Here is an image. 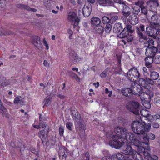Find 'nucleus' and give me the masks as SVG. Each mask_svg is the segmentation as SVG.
Instances as JSON below:
<instances>
[{
	"instance_id": "obj_1",
	"label": "nucleus",
	"mask_w": 160,
	"mask_h": 160,
	"mask_svg": "<svg viewBox=\"0 0 160 160\" xmlns=\"http://www.w3.org/2000/svg\"><path fill=\"white\" fill-rule=\"evenodd\" d=\"M131 127L133 131L138 135L145 133L144 125L140 122L138 121L132 122Z\"/></svg>"
},
{
	"instance_id": "obj_2",
	"label": "nucleus",
	"mask_w": 160,
	"mask_h": 160,
	"mask_svg": "<svg viewBox=\"0 0 160 160\" xmlns=\"http://www.w3.org/2000/svg\"><path fill=\"white\" fill-rule=\"evenodd\" d=\"M150 92H148L149 95H148L147 94H145L141 90V92L140 93L139 96L141 99L143 101H146L147 103H145L143 104V105L147 108H149L151 107L150 104L149 103L151 101V99L153 97L154 94L152 91H149Z\"/></svg>"
},
{
	"instance_id": "obj_3",
	"label": "nucleus",
	"mask_w": 160,
	"mask_h": 160,
	"mask_svg": "<svg viewBox=\"0 0 160 160\" xmlns=\"http://www.w3.org/2000/svg\"><path fill=\"white\" fill-rule=\"evenodd\" d=\"M145 26L142 24H140L139 26L136 28V32L138 38V40L140 42H142L144 40H146L147 36L143 34L145 32Z\"/></svg>"
},
{
	"instance_id": "obj_4",
	"label": "nucleus",
	"mask_w": 160,
	"mask_h": 160,
	"mask_svg": "<svg viewBox=\"0 0 160 160\" xmlns=\"http://www.w3.org/2000/svg\"><path fill=\"white\" fill-rule=\"evenodd\" d=\"M140 76L139 72L135 67L132 68L127 73V78L131 81H134L135 79H138Z\"/></svg>"
},
{
	"instance_id": "obj_5",
	"label": "nucleus",
	"mask_w": 160,
	"mask_h": 160,
	"mask_svg": "<svg viewBox=\"0 0 160 160\" xmlns=\"http://www.w3.org/2000/svg\"><path fill=\"white\" fill-rule=\"evenodd\" d=\"M139 104L135 102L128 103L126 106L127 109L137 115L139 114Z\"/></svg>"
},
{
	"instance_id": "obj_6",
	"label": "nucleus",
	"mask_w": 160,
	"mask_h": 160,
	"mask_svg": "<svg viewBox=\"0 0 160 160\" xmlns=\"http://www.w3.org/2000/svg\"><path fill=\"white\" fill-rule=\"evenodd\" d=\"M120 137L119 136L117 135H113L112 137V140L109 141L110 146L117 149L119 148L122 146L123 144L119 140Z\"/></svg>"
},
{
	"instance_id": "obj_7",
	"label": "nucleus",
	"mask_w": 160,
	"mask_h": 160,
	"mask_svg": "<svg viewBox=\"0 0 160 160\" xmlns=\"http://www.w3.org/2000/svg\"><path fill=\"white\" fill-rule=\"evenodd\" d=\"M154 80L147 77L144 78H141L139 79V83L143 88H147L148 85H154L155 82Z\"/></svg>"
},
{
	"instance_id": "obj_8",
	"label": "nucleus",
	"mask_w": 160,
	"mask_h": 160,
	"mask_svg": "<svg viewBox=\"0 0 160 160\" xmlns=\"http://www.w3.org/2000/svg\"><path fill=\"white\" fill-rule=\"evenodd\" d=\"M68 20L71 23L73 24L75 26L78 25L80 19L76 16V14L72 12H69L67 16Z\"/></svg>"
},
{
	"instance_id": "obj_9",
	"label": "nucleus",
	"mask_w": 160,
	"mask_h": 160,
	"mask_svg": "<svg viewBox=\"0 0 160 160\" xmlns=\"http://www.w3.org/2000/svg\"><path fill=\"white\" fill-rule=\"evenodd\" d=\"M157 27H147L146 28V32L147 34L154 39H155L157 35Z\"/></svg>"
},
{
	"instance_id": "obj_10",
	"label": "nucleus",
	"mask_w": 160,
	"mask_h": 160,
	"mask_svg": "<svg viewBox=\"0 0 160 160\" xmlns=\"http://www.w3.org/2000/svg\"><path fill=\"white\" fill-rule=\"evenodd\" d=\"M114 132L116 134L121 136L123 138L126 137L125 135L127 132L126 128L120 127H117L115 128Z\"/></svg>"
},
{
	"instance_id": "obj_11",
	"label": "nucleus",
	"mask_w": 160,
	"mask_h": 160,
	"mask_svg": "<svg viewBox=\"0 0 160 160\" xmlns=\"http://www.w3.org/2000/svg\"><path fill=\"white\" fill-rule=\"evenodd\" d=\"M158 52V49L154 46L151 48H148L146 49L145 55L147 57L153 58Z\"/></svg>"
},
{
	"instance_id": "obj_12",
	"label": "nucleus",
	"mask_w": 160,
	"mask_h": 160,
	"mask_svg": "<svg viewBox=\"0 0 160 160\" xmlns=\"http://www.w3.org/2000/svg\"><path fill=\"white\" fill-rule=\"evenodd\" d=\"M141 86H142L139 84H138L133 83L131 87L132 94L135 95L138 94V93H140L141 92V89L142 88Z\"/></svg>"
},
{
	"instance_id": "obj_13",
	"label": "nucleus",
	"mask_w": 160,
	"mask_h": 160,
	"mask_svg": "<svg viewBox=\"0 0 160 160\" xmlns=\"http://www.w3.org/2000/svg\"><path fill=\"white\" fill-rule=\"evenodd\" d=\"M158 17L156 15H153L151 17V21L150 22V25L152 27H157L160 25V22L158 20Z\"/></svg>"
},
{
	"instance_id": "obj_14",
	"label": "nucleus",
	"mask_w": 160,
	"mask_h": 160,
	"mask_svg": "<svg viewBox=\"0 0 160 160\" xmlns=\"http://www.w3.org/2000/svg\"><path fill=\"white\" fill-rule=\"evenodd\" d=\"M137 138L138 139L140 140L141 142L144 143L146 145H148L149 140L148 134L146 132L144 134L138 135L137 136Z\"/></svg>"
},
{
	"instance_id": "obj_15",
	"label": "nucleus",
	"mask_w": 160,
	"mask_h": 160,
	"mask_svg": "<svg viewBox=\"0 0 160 160\" xmlns=\"http://www.w3.org/2000/svg\"><path fill=\"white\" fill-rule=\"evenodd\" d=\"M32 42L33 44L38 49L41 47V44L39 37L37 36H33L32 38Z\"/></svg>"
},
{
	"instance_id": "obj_16",
	"label": "nucleus",
	"mask_w": 160,
	"mask_h": 160,
	"mask_svg": "<svg viewBox=\"0 0 160 160\" xmlns=\"http://www.w3.org/2000/svg\"><path fill=\"white\" fill-rule=\"evenodd\" d=\"M135 152V151L133 149L131 146L127 145L126 148L122 151V153L126 155H129L132 156Z\"/></svg>"
},
{
	"instance_id": "obj_17",
	"label": "nucleus",
	"mask_w": 160,
	"mask_h": 160,
	"mask_svg": "<svg viewBox=\"0 0 160 160\" xmlns=\"http://www.w3.org/2000/svg\"><path fill=\"white\" fill-rule=\"evenodd\" d=\"M122 7H123L122 9V12L123 15L126 17L129 16L131 13L130 12V8L126 5V3Z\"/></svg>"
},
{
	"instance_id": "obj_18",
	"label": "nucleus",
	"mask_w": 160,
	"mask_h": 160,
	"mask_svg": "<svg viewBox=\"0 0 160 160\" xmlns=\"http://www.w3.org/2000/svg\"><path fill=\"white\" fill-rule=\"evenodd\" d=\"M156 69H149V71L150 72V78L154 80L158 79L159 77L158 73L154 71Z\"/></svg>"
},
{
	"instance_id": "obj_19",
	"label": "nucleus",
	"mask_w": 160,
	"mask_h": 160,
	"mask_svg": "<svg viewBox=\"0 0 160 160\" xmlns=\"http://www.w3.org/2000/svg\"><path fill=\"white\" fill-rule=\"evenodd\" d=\"M129 22L132 25H135L138 22V19L137 16L132 14L130 16L128 19Z\"/></svg>"
},
{
	"instance_id": "obj_20",
	"label": "nucleus",
	"mask_w": 160,
	"mask_h": 160,
	"mask_svg": "<svg viewBox=\"0 0 160 160\" xmlns=\"http://www.w3.org/2000/svg\"><path fill=\"white\" fill-rule=\"evenodd\" d=\"M17 8H21L22 9H25L28 11L36 12L37 10L33 8H30L28 6L24 4H17L16 6Z\"/></svg>"
},
{
	"instance_id": "obj_21",
	"label": "nucleus",
	"mask_w": 160,
	"mask_h": 160,
	"mask_svg": "<svg viewBox=\"0 0 160 160\" xmlns=\"http://www.w3.org/2000/svg\"><path fill=\"white\" fill-rule=\"evenodd\" d=\"M69 57L72 61L77 62H79L81 59V58L74 51L70 52Z\"/></svg>"
},
{
	"instance_id": "obj_22",
	"label": "nucleus",
	"mask_w": 160,
	"mask_h": 160,
	"mask_svg": "<svg viewBox=\"0 0 160 160\" xmlns=\"http://www.w3.org/2000/svg\"><path fill=\"white\" fill-rule=\"evenodd\" d=\"M83 14L85 17H88L91 12V8L87 6H84L82 9Z\"/></svg>"
},
{
	"instance_id": "obj_23",
	"label": "nucleus",
	"mask_w": 160,
	"mask_h": 160,
	"mask_svg": "<svg viewBox=\"0 0 160 160\" xmlns=\"http://www.w3.org/2000/svg\"><path fill=\"white\" fill-rule=\"evenodd\" d=\"M121 92L124 96L128 97H131L132 94L131 88H129L122 89Z\"/></svg>"
},
{
	"instance_id": "obj_24",
	"label": "nucleus",
	"mask_w": 160,
	"mask_h": 160,
	"mask_svg": "<svg viewBox=\"0 0 160 160\" xmlns=\"http://www.w3.org/2000/svg\"><path fill=\"white\" fill-rule=\"evenodd\" d=\"M122 29L121 24L120 23H116L114 25L113 30L114 32L118 33L122 31Z\"/></svg>"
},
{
	"instance_id": "obj_25",
	"label": "nucleus",
	"mask_w": 160,
	"mask_h": 160,
	"mask_svg": "<svg viewBox=\"0 0 160 160\" xmlns=\"http://www.w3.org/2000/svg\"><path fill=\"white\" fill-rule=\"evenodd\" d=\"M2 35H10L16 34H17V30L15 31H12L11 30L6 29H3L2 30Z\"/></svg>"
},
{
	"instance_id": "obj_26",
	"label": "nucleus",
	"mask_w": 160,
	"mask_h": 160,
	"mask_svg": "<svg viewBox=\"0 0 160 160\" xmlns=\"http://www.w3.org/2000/svg\"><path fill=\"white\" fill-rule=\"evenodd\" d=\"M125 137H124V139H126L127 140H129L130 142H131L133 140V139L135 138V134L132 132H128L125 135Z\"/></svg>"
},
{
	"instance_id": "obj_27",
	"label": "nucleus",
	"mask_w": 160,
	"mask_h": 160,
	"mask_svg": "<svg viewBox=\"0 0 160 160\" xmlns=\"http://www.w3.org/2000/svg\"><path fill=\"white\" fill-rule=\"evenodd\" d=\"M104 28L100 25L97 26L95 27L93 30V32L99 34H102L103 32Z\"/></svg>"
},
{
	"instance_id": "obj_28",
	"label": "nucleus",
	"mask_w": 160,
	"mask_h": 160,
	"mask_svg": "<svg viewBox=\"0 0 160 160\" xmlns=\"http://www.w3.org/2000/svg\"><path fill=\"white\" fill-rule=\"evenodd\" d=\"M68 150L66 148L61 149L59 152V154L62 155V160H66V158L68 154Z\"/></svg>"
},
{
	"instance_id": "obj_29",
	"label": "nucleus",
	"mask_w": 160,
	"mask_h": 160,
	"mask_svg": "<svg viewBox=\"0 0 160 160\" xmlns=\"http://www.w3.org/2000/svg\"><path fill=\"white\" fill-rule=\"evenodd\" d=\"M147 4L152 7H156L159 5L157 0H150L147 2Z\"/></svg>"
},
{
	"instance_id": "obj_30",
	"label": "nucleus",
	"mask_w": 160,
	"mask_h": 160,
	"mask_svg": "<svg viewBox=\"0 0 160 160\" xmlns=\"http://www.w3.org/2000/svg\"><path fill=\"white\" fill-rule=\"evenodd\" d=\"M131 157V158L133 157V158L135 160H142L143 158L142 155L139 152H136V151H135V153Z\"/></svg>"
},
{
	"instance_id": "obj_31",
	"label": "nucleus",
	"mask_w": 160,
	"mask_h": 160,
	"mask_svg": "<svg viewBox=\"0 0 160 160\" xmlns=\"http://www.w3.org/2000/svg\"><path fill=\"white\" fill-rule=\"evenodd\" d=\"M101 20L100 19L97 17H94L91 19V23L92 25H98L100 24Z\"/></svg>"
},
{
	"instance_id": "obj_32",
	"label": "nucleus",
	"mask_w": 160,
	"mask_h": 160,
	"mask_svg": "<svg viewBox=\"0 0 160 160\" xmlns=\"http://www.w3.org/2000/svg\"><path fill=\"white\" fill-rule=\"evenodd\" d=\"M71 112L72 115L76 119L79 120L81 118V115L76 110H72Z\"/></svg>"
},
{
	"instance_id": "obj_33",
	"label": "nucleus",
	"mask_w": 160,
	"mask_h": 160,
	"mask_svg": "<svg viewBox=\"0 0 160 160\" xmlns=\"http://www.w3.org/2000/svg\"><path fill=\"white\" fill-rule=\"evenodd\" d=\"M128 35V32L126 31V28H124L122 32L117 35L118 37L122 38H126Z\"/></svg>"
},
{
	"instance_id": "obj_34",
	"label": "nucleus",
	"mask_w": 160,
	"mask_h": 160,
	"mask_svg": "<svg viewBox=\"0 0 160 160\" xmlns=\"http://www.w3.org/2000/svg\"><path fill=\"white\" fill-rule=\"evenodd\" d=\"M150 62H145V66L149 68V69H156V68L152 65V63L153 62V59H150Z\"/></svg>"
},
{
	"instance_id": "obj_35",
	"label": "nucleus",
	"mask_w": 160,
	"mask_h": 160,
	"mask_svg": "<svg viewBox=\"0 0 160 160\" xmlns=\"http://www.w3.org/2000/svg\"><path fill=\"white\" fill-rule=\"evenodd\" d=\"M47 135L45 130L40 131L38 133V136L41 139L42 141L45 140Z\"/></svg>"
},
{
	"instance_id": "obj_36",
	"label": "nucleus",
	"mask_w": 160,
	"mask_h": 160,
	"mask_svg": "<svg viewBox=\"0 0 160 160\" xmlns=\"http://www.w3.org/2000/svg\"><path fill=\"white\" fill-rule=\"evenodd\" d=\"M125 28H126V31L127 32H128V33H132L134 31V27H132L129 24H127L126 27Z\"/></svg>"
},
{
	"instance_id": "obj_37",
	"label": "nucleus",
	"mask_w": 160,
	"mask_h": 160,
	"mask_svg": "<svg viewBox=\"0 0 160 160\" xmlns=\"http://www.w3.org/2000/svg\"><path fill=\"white\" fill-rule=\"evenodd\" d=\"M43 2L44 5L48 9L50 8L52 2L50 0H43Z\"/></svg>"
},
{
	"instance_id": "obj_38",
	"label": "nucleus",
	"mask_w": 160,
	"mask_h": 160,
	"mask_svg": "<svg viewBox=\"0 0 160 160\" xmlns=\"http://www.w3.org/2000/svg\"><path fill=\"white\" fill-rule=\"evenodd\" d=\"M141 142H140L138 139H136L135 138L130 143L135 146L139 147L142 144H141Z\"/></svg>"
},
{
	"instance_id": "obj_39",
	"label": "nucleus",
	"mask_w": 160,
	"mask_h": 160,
	"mask_svg": "<svg viewBox=\"0 0 160 160\" xmlns=\"http://www.w3.org/2000/svg\"><path fill=\"white\" fill-rule=\"evenodd\" d=\"M39 126L40 127V128H44V130H46L47 132H48L49 128L48 126L46 124V123L45 122H41L39 123Z\"/></svg>"
},
{
	"instance_id": "obj_40",
	"label": "nucleus",
	"mask_w": 160,
	"mask_h": 160,
	"mask_svg": "<svg viewBox=\"0 0 160 160\" xmlns=\"http://www.w3.org/2000/svg\"><path fill=\"white\" fill-rule=\"evenodd\" d=\"M132 12L133 14L138 15L141 13V8L138 6H134L133 7Z\"/></svg>"
},
{
	"instance_id": "obj_41",
	"label": "nucleus",
	"mask_w": 160,
	"mask_h": 160,
	"mask_svg": "<svg viewBox=\"0 0 160 160\" xmlns=\"http://www.w3.org/2000/svg\"><path fill=\"white\" fill-rule=\"evenodd\" d=\"M140 114L142 116L147 118L150 113V112L146 109H142L140 111Z\"/></svg>"
},
{
	"instance_id": "obj_42",
	"label": "nucleus",
	"mask_w": 160,
	"mask_h": 160,
	"mask_svg": "<svg viewBox=\"0 0 160 160\" xmlns=\"http://www.w3.org/2000/svg\"><path fill=\"white\" fill-rule=\"evenodd\" d=\"M143 125L145 128L144 132H149L151 128V124L149 123H145Z\"/></svg>"
},
{
	"instance_id": "obj_43",
	"label": "nucleus",
	"mask_w": 160,
	"mask_h": 160,
	"mask_svg": "<svg viewBox=\"0 0 160 160\" xmlns=\"http://www.w3.org/2000/svg\"><path fill=\"white\" fill-rule=\"evenodd\" d=\"M14 103L15 104H22L23 103L22 98L21 97L15 98L14 99Z\"/></svg>"
},
{
	"instance_id": "obj_44",
	"label": "nucleus",
	"mask_w": 160,
	"mask_h": 160,
	"mask_svg": "<svg viewBox=\"0 0 160 160\" xmlns=\"http://www.w3.org/2000/svg\"><path fill=\"white\" fill-rule=\"evenodd\" d=\"M112 29V26L109 24H106L105 28L104 30L105 32L107 33H109Z\"/></svg>"
},
{
	"instance_id": "obj_45",
	"label": "nucleus",
	"mask_w": 160,
	"mask_h": 160,
	"mask_svg": "<svg viewBox=\"0 0 160 160\" xmlns=\"http://www.w3.org/2000/svg\"><path fill=\"white\" fill-rule=\"evenodd\" d=\"M50 99V97H47L44 100L43 102L45 104L43 107L44 108L45 106H48L49 105L51 102Z\"/></svg>"
},
{
	"instance_id": "obj_46",
	"label": "nucleus",
	"mask_w": 160,
	"mask_h": 160,
	"mask_svg": "<svg viewBox=\"0 0 160 160\" xmlns=\"http://www.w3.org/2000/svg\"><path fill=\"white\" fill-rule=\"evenodd\" d=\"M116 154L118 160H122V158H124V159L125 160V158H128L130 157V156H129L128 157H127L126 156H125L123 155L120 153H118Z\"/></svg>"
},
{
	"instance_id": "obj_47",
	"label": "nucleus",
	"mask_w": 160,
	"mask_h": 160,
	"mask_svg": "<svg viewBox=\"0 0 160 160\" xmlns=\"http://www.w3.org/2000/svg\"><path fill=\"white\" fill-rule=\"evenodd\" d=\"M102 22L104 24H108L110 20L109 18L108 17L104 16L102 17Z\"/></svg>"
},
{
	"instance_id": "obj_48",
	"label": "nucleus",
	"mask_w": 160,
	"mask_h": 160,
	"mask_svg": "<svg viewBox=\"0 0 160 160\" xmlns=\"http://www.w3.org/2000/svg\"><path fill=\"white\" fill-rule=\"evenodd\" d=\"M153 61L156 64H159L160 63V55H156L154 58H153Z\"/></svg>"
},
{
	"instance_id": "obj_49",
	"label": "nucleus",
	"mask_w": 160,
	"mask_h": 160,
	"mask_svg": "<svg viewBox=\"0 0 160 160\" xmlns=\"http://www.w3.org/2000/svg\"><path fill=\"white\" fill-rule=\"evenodd\" d=\"M105 2H104V6H112L113 3L112 0H105Z\"/></svg>"
},
{
	"instance_id": "obj_50",
	"label": "nucleus",
	"mask_w": 160,
	"mask_h": 160,
	"mask_svg": "<svg viewBox=\"0 0 160 160\" xmlns=\"http://www.w3.org/2000/svg\"><path fill=\"white\" fill-rule=\"evenodd\" d=\"M147 149H146V150L145 151V152H143V155H144L145 157H148L150 155V151L149 148L147 147Z\"/></svg>"
},
{
	"instance_id": "obj_51",
	"label": "nucleus",
	"mask_w": 160,
	"mask_h": 160,
	"mask_svg": "<svg viewBox=\"0 0 160 160\" xmlns=\"http://www.w3.org/2000/svg\"><path fill=\"white\" fill-rule=\"evenodd\" d=\"M144 1L142 0H139L138 2H136L135 3V4L136 5L139 6L140 8H141L143 6V4H144Z\"/></svg>"
},
{
	"instance_id": "obj_52",
	"label": "nucleus",
	"mask_w": 160,
	"mask_h": 160,
	"mask_svg": "<svg viewBox=\"0 0 160 160\" xmlns=\"http://www.w3.org/2000/svg\"><path fill=\"white\" fill-rule=\"evenodd\" d=\"M141 13L146 15L148 13V10L146 7L144 6L141 8Z\"/></svg>"
},
{
	"instance_id": "obj_53",
	"label": "nucleus",
	"mask_w": 160,
	"mask_h": 160,
	"mask_svg": "<svg viewBox=\"0 0 160 160\" xmlns=\"http://www.w3.org/2000/svg\"><path fill=\"white\" fill-rule=\"evenodd\" d=\"M142 92L145 94H147L148 95H149L148 92H150L149 91H152L151 90H149L147 88H143L142 87V88L141 89Z\"/></svg>"
},
{
	"instance_id": "obj_54",
	"label": "nucleus",
	"mask_w": 160,
	"mask_h": 160,
	"mask_svg": "<svg viewBox=\"0 0 160 160\" xmlns=\"http://www.w3.org/2000/svg\"><path fill=\"white\" fill-rule=\"evenodd\" d=\"M114 2L115 3H119L122 6L126 3V2L123 0H114Z\"/></svg>"
},
{
	"instance_id": "obj_55",
	"label": "nucleus",
	"mask_w": 160,
	"mask_h": 160,
	"mask_svg": "<svg viewBox=\"0 0 160 160\" xmlns=\"http://www.w3.org/2000/svg\"><path fill=\"white\" fill-rule=\"evenodd\" d=\"M143 73L144 76L147 77L149 76V73L148 72L147 69L146 67H144L142 68Z\"/></svg>"
},
{
	"instance_id": "obj_56",
	"label": "nucleus",
	"mask_w": 160,
	"mask_h": 160,
	"mask_svg": "<svg viewBox=\"0 0 160 160\" xmlns=\"http://www.w3.org/2000/svg\"><path fill=\"white\" fill-rule=\"evenodd\" d=\"M146 41H145L144 42V46L145 47L147 48H151V47L149 43L147 40V39L146 40H145Z\"/></svg>"
},
{
	"instance_id": "obj_57",
	"label": "nucleus",
	"mask_w": 160,
	"mask_h": 160,
	"mask_svg": "<svg viewBox=\"0 0 160 160\" xmlns=\"http://www.w3.org/2000/svg\"><path fill=\"white\" fill-rule=\"evenodd\" d=\"M149 139H150L152 140H153L155 138V135L154 134L151 133H149L148 134Z\"/></svg>"
},
{
	"instance_id": "obj_58",
	"label": "nucleus",
	"mask_w": 160,
	"mask_h": 160,
	"mask_svg": "<svg viewBox=\"0 0 160 160\" xmlns=\"http://www.w3.org/2000/svg\"><path fill=\"white\" fill-rule=\"evenodd\" d=\"M108 70L105 69L102 72L101 74V77L102 78H104L106 77L107 75V72Z\"/></svg>"
},
{
	"instance_id": "obj_59",
	"label": "nucleus",
	"mask_w": 160,
	"mask_h": 160,
	"mask_svg": "<svg viewBox=\"0 0 160 160\" xmlns=\"http://www.w3.org/2000/svg\"><path fill=\"white\" fill-rule=\"evenodd\" d=\"M152 126L153 128L157 129L159 127L160 125L158 122H154L152 123Z\"/></svg>"
},
{
	"instance_id": "obj_60",
	"label": "nucleus",
	"mask_w": 160,
	"mask_h": 160,
	"mask_svg": "<svg viewBox=\"0 0 160 160\" xmlns=\"http://www.w3.org/2000/svg\"><path fill=\"white\" fill-rule=\"evenodd\" d=\"M146 118L148 119V121L150 122H152L154 120L153 116L152 115H151L150 113L149 114V115H148V116Z\"/></svg>"
},
{
	"instance_id": "obj_61",
	"label": "nucleus",
	"mask_w": 160,
	"mask_h": 160,
	"mask_svg": "<svg viewBox=\"0 0 160 160\" xmlns=\"http://www.w3.org/2000/svg\"><path fill=\"white\" fill-rule=\"evenodd\" d=\"M126 38H127L128 42H132L133 39L132 36L131 35H129V34L128 35L127 37H126Z\"/></svg>"
},
{
	"instance_id": "obj_62",
	"label": "nucleus",
	"mask_w": 160,
	"mask_h": 160,
	"mask_svg": "<svg viewBox=\"0 0 160 160\" xmlns=\"http://www.w3.org/2000/svg\"><path fill=\"white\" fill-rule=\"evenodd\" d=\"M59 133L61 136H62L63 135L64 132V128L62 126L59 127Z\"/></svg>"
},
{
	"instance_id": "obj_63",
	"label": "nucleus",
	"mask_w": 160,
	"mask_h": 160,
	"mask_svg": "<svg viewBox=\"0 0 160 160\" xmlns=\"http://www.w3.org/2000/svg\"><path fill=\"white\" fill-rule=\"evenodd\" d=\"M72 126V124L71 122H68L66 123V127L70 130H71V127Z\"/></svg>"
},
{
	"instance_id": "obj_64",
	"label": "nucleus",
	"mask_w": 160,
	"mask_h": 160,
	"mask_svg": "<svg viewBox=\"0 0 160 160\" xmlns=\"http://www.w3.org/2000/svg\"><path fill=\"white\" fill-rule=\"evenodd\" d=\"M145 150H146V149H145L143 147H140L138 149V151L142 154H143V152H145Z\"/></svg>"
}]
</instances>
